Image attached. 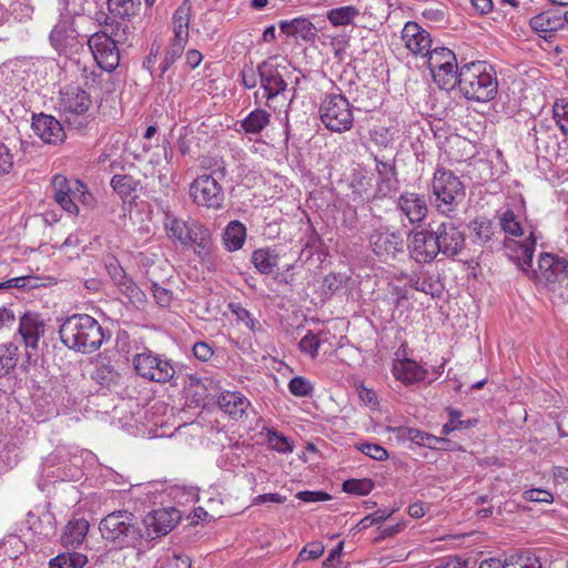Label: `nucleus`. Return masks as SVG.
I'll use <instances>...</instances> for the list:
<instances>
[{
	"mask_svg": "<svg viewBox=\"0 0 568 568\" xmlns=\"http://www.w3.org/2000/svg\"><path fill=\"white\" fill-rule=\"evenodd\" d=\"M61 342L70 349L90 354L99 349L105 334L99 322L88 314H74L60 325Z\"/></svg>",
	"mask_w": 568,
	"mask_h": 568,
	"instance_id": "f257e3e1",
	"label": "nucleus"
},
{
	"mask_svg": "<svg viewBox=\"0 0 568 568\" xmlns=\"http://www.w3.org/2000/svg\"><path fill=\"white\" fill-rule=\"evenodd\" d=\"M456 84L460 93L468 100L488 102L498 90L496 74L484 61H473L459 68Z\"/></svg>",
	"mask_w": 568,
	"mask_h": 568,
	"instance_id": "f03ea898",
	"label": "nucleus"
},
{
	"mask_svg": "<svg viewBox=\"0 0 568 568\" xmlns=\"http://www.w3.org/2000/svg\"><path fill=\"white\" fill-rule=\"evenodd\" d=\"M432 195L436 210L449 216L464 201L466 190L464 183L453 171L438 168L433 174Z\"/></svg>",
	"mask_w": 568,
	"mask_h": 568,
	"instance_id": "7ed1b4c3",
	"label": "nucleus"
},
{
	"mask_svg": "<svg viewBox=\"0 0 568 568\" xmlns=\"http://www.w3.org/2000/svg\"><path fill=\"white\" fill-rule=\"evenodd\" d=\"M283 70L285 67H281L275 57H271L257 65L260 85L263 91L262 98L266 99V106L273 110L287 108L293 100V97H286L288 84L284 80Z\"/></svg>",
	"mask_w": 568,
	"mask_h": 568,
	"instance_id": "20e7f679",
	"label": "nucleus"
},
{
	"mask_svg": "<svg viewBox=\"0 0 568 568\" xmlns=\"http://www.w3.org/2000/svg\"><path fill=\"white\" fill-rule=\"evenodd\" d=\"M102 537L118 547H131L143 538L135 517L126 510H118L106 515L100 523Z\"/></svg>",
	"mask_w": 568,
	"mask_h": 568,
	"instance_id": "39448f33",
	"label": "nucleus"
},
{
	"mask_svg": "<svg viewBox=\"0 0 568 568\" xmlns=\"http://www.w3.org/2000/svg\"><path fill=\"white\" fill-rule=\"evenodd\" d=\"M322 123L333 132H346L352 129L353 109L347 98L341 93H327L320 104Z\"/></svg>",
	"mask_w": 568,
	"mask_h": 568,
	"instance_id": "423d86ee",
	"label": "nucleus"
},
{
	"mask_svg": "<svg viewBox=\"0 0 568 568\" xmlns=\"http://www.w3.org/2000/svg\"><path fill=\"white\" fill-rule=\"evenodd\" d=\"M426 55L435 82L445 90L454 88L459 71L455 53L448 48L438 47L433 50L429 49Z\"/></svg>",
	"mask_w": 568,
	"mask_h": 568,
	"instance_id": "0eeeda50",
	"label": "nucleus"
},
{
	"mask_svg": "<svg viewBox=\"0 0 568 568\" xmlns=\"http://www.w3.org/2000/svg\"><path fill=\"white\" fill-rule=\"evenodd\" d=\"M133 366L139 376L160 384L170 382L175 374L171 361L151 351L135 354L133 357Z\"/></svg>",
	"mask_w": 568,
	"mask_h": 568,
	"instance_id": "6e6552de",
	"label": "nucleus"
},
{
	"mask_svg": "<svg viewBox=\"0 0 568 568\" xmlns=\"http://www.w3.org/2000/svg\"><path fill=\"white\" fill-rule=\"evenodd\" d=\"M528 277L537 283H542L555 291L557 284L568 285V261L549 253H542L538 260V267H531Z\"/></svg>",
	"mask_w": 568,
	"mask_h": 568,
	"instance_id": "1a4fd4ad",
	"label": "nucleus"
},
{
	"mask_svg": "<svg viewBox=\"0 0 568 568\" xmlns=\"http://www.w3.org/2000/svg\"><path fill=\"white\" fill-rule=\"evenodd\" d=\"M163 225L168 236L183 246L197 244L204 247L207 230L196 222H186L173 214L165 213Z\"/></svg>",
	"mask_w": 568,
	"mask_h": 568,
	"instance_id": "9d476101",
	"label": "nucleus"
},
{
	"mask_svg": "<svg viewBox=\"0 0 568 568\" xmlns=\"http://www.w3.org/2000/svg\"><path fill=\"white\" fill-rule=\"evenodd\" d=\"M190 196L195 204L215 211L223 207L225 200L223 187L212 174L197 176L190 185Z\"/></svg>",
	"mask_w": 568,
	"mask_h": 568,
	"instance_id": "9b49d317",
	"label": "nucleus"
},
{
	"mask_svg": "<svg viewBox=\"0 0 568 568\" xmlns=\"http://www.w3.org/2000/svg\"><path fill=\"white\" fill-rule=\"evenodd\" d=\"M437 251L446 257H455L465 247V233L452 222L433 225Z\"/></svg>",
	"mask_w": 568,
	"mask_h": 568,
	"instance_id": "f8f14e48",
	"label": "nucleus"
},
{
	"mask_svg": "<svg viewBox=\"0 0 568 568\" xmlns=\"http://www.w3.org/2000/svg\"><path fill=\"white\" fill-rule=\"evenodd\" d=\"M118 44L105 34L93 33L88 40V45L98 65L108 72H112L119 65L120 53Z\"/></svg>",
	"mask_w": 568,
	"mask_h": 568,
	"instance_id": "ddd939ff",
	"label": "nucleus"
},
{
	"mask_svg": "<svg viewBox=\"0 0 568 568\" xmlns=\"http://www.w3.org/2000/svg\"><path fill=\"white\" fill-rule=\"evenodd\" d=\"M408 248L412 258L417 263L432 262L439 254L433 225L429 224L427 230L410 233Z\"/></svg>",
	"mask_w": 568,
	"mask_h": 568,
	"instance_id": "4468645a",
	"label": "nucleus"
},
{
	"mask_svg": "<svg viewBox=\"0 0 568 568\" xmlns=\"http://www.w3.org/2000/svg\"><path fill=\"white\" fill-rule=\"evenodd\" d=\"M179 520V510L174 508H162L149 513L143 519L146 538L155 539L168 535L176 526Z\"/></svg>",
	"mask_w": 568,
	"mask_h": 568,
	"instance_id": "2eb2a0df",
	"label": "nucleus"
},
{
	"mask_svg": "<svg viewBox=\"0 0 568 568\" xmlns=\"http://www.w3.org/2000/svg\"><path fill=\"white\" fill-rule=\"evenodd\" d=\"M369 244L373 252L385 261L394 258L396 253L400 252L403 247L400 235L389 232L387 227L374 230L369 237Z\"/></svg>",
	"mask_w": 568,
	"mask_h": 568,
	"instance_id": "dca6fc26",
	"label": "nucleus"
},
{
	"mask_svg": "<svg viewBox=\"0 0 568 568\" xmlns=\"http://www.w3.org/2000/svg\"><path fill=\"white\" fill-rule=\"evenodd\" d=\"M45 326L44 320L37 313L27 312L20 317L18 333L27 348L38 347L40 338L44 336Z\"/></svg>",
	"mask_w": 568,
	"mask_h": 568,
	"instance_id": "f3484780",
	"label": "nucleus"
},
{
	"mask_svg": "<svg viewBox=\"0 0 568 568\" xmlns=\"http://www.w3.org/2000/svg\"><path fill=\"white\" fill-rule=\"evenodd\" d=\"M32 130L44 143L57 145L64 141L65 133L61 123L52 115L39 114L32 120Z\"/></svg>",
	"mask_w": 568,
	"mask_h": 568,
	"instance_id": "a211bd4d",
	"label": "nucleus"
},
{
	"mask_svg": "<svg viewBox=\"0 0 568 568\" xmlns=\"http://www.w3.org/2000/svg\"><path fill=\"white\" fill-rule=\"evenodd\" d=\"M402 40L405 47L414 54L426 57L432 47V39L429 33L424 30L418 23L409 21L402 31Z\"/></svg>",
	"mask_w": 568,
	"mask_h": 568,
	"instance_id": "6ab92c4d",
	"label": "nucleus"
},
{
	"mask_svg": "<svg viewBox=\"0 0 568 568\" xmlns=\"http://www.w3.org/2000/svg\"><path fill=\"white\" fill-rule=\"evenodd\" d=\"M396 206L412 224L422 222L428 212L424 195L414 192L400 194L397 199Z\"/></svg>",
	"mask_w": 568,
	"mask_h": 568,
	"instance_id": "aec40b11",
	"label": "nucleus"
},
{
	"mask_svg": "<svg viewBox=\"0 0 568 568\" xmlns=\"http://www.w3.org/2000/svg\"><path fill=\"white\" fill-rule=\"evenodd\" d=\"M504 245L508 251L509 258L516 262L526 275L529 274V271L532 267V256L536 245V240L532 233L525 242L506 240Z\"/></svg>",
	"mask_w": 568,
	"mask_h": 568,
	"instance_id": "412c9836",
	"label": "nucleus"
},
{
	"mask_svg": "<svg viewBox=\"0 0 568 568\" xmlns=\"http://www.w3.org/2000/svg\"><path fill=\"white\" fill-rule=\"evenodd\" d=\"M90 104L89 94L78 87L67 88L60 94L59 109L64 114H83L89 110Z\"/></svg>",
	"mask_w": 568,
	"mask_h": 568,
	"instance_id": "4be33fe9",
	"label": "nucleus"
},
{
	"mask_svg": "<svg viewBox=\"0 0 568 568\" xmlns=\"http://www.w3.org/2000/svg\"><path fill=\"white\" fill-rule=\"evenodd\" d=\"M392 373L397 381L406 385L422 382L427 376V369L410 358L394 359Z\"/></svg>",
	"mask_w": 568,
	"mask_h": 568,
	"instance_id": "5701e85b",
	"label": "nucleus"
},
{
	"mask_svg": "<svg viewBox=\"0 0 568 568\" xmlns=\"http://www.w3.org/2000/svg\"><path fill=\"white\" fill-rule=\"evenodd\" d=\"M529 26L534 31L539 33L540 37L548 39L552 33L565 27V14H557L555 11H544L529 21Z\"/></svg>",
	"mask_w": 568,
	"mask_h": 568,
	"instance_id": "b1692460",
	"label": "nucleus"
},
{
	"mask_svg": "<svg viewBox=\"0 0 568 568\" xmlns=\"http://www.w3.org/2000/svg\"><path fill=\"white\" fill-rule=\"evenodd\" d=\"M375 171L378 175L377 192L382 195H387L397 187V176L395 164L390 161H383L376 155L374 156Z\"/></svg>",
	"mask_w": 568,
	"mask_h": 568,
	"instance_id": "393cba45",
	"label": "nucleus"
},
{
	"mask_svg": "<svg viewBox=\"0 0 568 568\" xmlns=\"http://www.w3.org/2000/svg\"><path fill=\"white\" fill-rule=\"evenodd\" d=\"M278 27L287 37L301 38L305 41L314 40L317 36V29L307 18L300 17L291 21L281 20Z\"/></svg>",
	"mask_w": 568,
	"mask_h": 568,
	"instance_id": "a878e982",
	"label": "nucleus"
},
{
	"mask_svg": "<svg viewBox=\"0 0 568 568\" xmlns=\"http://www.w3.org/2000/svg\"><path fill=\"white\" fill-rule=\"evenodd\" d=\"M71 182H73V180H69L64 175H54L51 183L53 199L64 211L73 215H78L79 206L78 204L71 202L68 195L71 187Z\"/></svg>",
	"mask_w": 568,
	"mask_h": 568,
	"instance_id": "bb28decb",
	"label": "nucleus"
},
{
	"mask_svg": "<svg viewBox=\"0 0 568 568\" xmlns=\"http://www.w3.org/2000/svg\"><path fill=\"white\" fill-rule=\"evenodd\" d=\"M91 378L102 387L111 388L120 383L121 375L109 359L99 358L94 363Z\"/></svg>",
	"mask_w": 568,
	"mask_h": 568,
	"instance_id": "cd10ccee",
	"label": "nucleus"
},
{
	"mask_svg": "<svg viewBox=\"0 0 568 568\" xmlns=\"http://www.w3.org/2000/svg\"><path fill=\"white\" fill-rule=\"evenodd\" d=\"M217 404L224 413L234 419L241 418L250 406L246 397L239 392L222 393L219 396Z\"/></svg>",
	"mask_w": 568,
	"mask_h": 568,
	"instance_id": "c85d7f7f",
	"label": "nucleus"
},
{
	"mask_svg": "<svg viewBox=\"0 0 568 568\" xmlns=\"http://www.w3.org/2000/svg\"><path fill=\"white\" fill-rule=\"evenodd\" d=\"M101 18L104 19V29L95 32L97 34H105L116 43H124L128 40L131 33L128 19L116 20L118 17H110L106 13H102Z\"/></svg>",
	"mask_w": 568,
	"mask_h": 568,
	"instance_id": "c756f323",
	"label": "nucleus"
},
{
	"mask_svg": "<svg viewBox=\"0 0 568 568\" xmlns=\"http://www.w3.org/2000/svg\"><path fill=\"white\" fill-rule=\"evenodd\" d=\"M270 122L271 114L266 110L257 108L250 112L239 124L246 134L258 135Z\"/></svg>",
	"mask_w": 568,
	"mask_h": 568,
	"instance_id": "7c9ffc66",
	"label": "nucleus"
},
{
	"mask_svg": "<svg viewBox=\"0 0 568 568\" xmlns=\"http://www.w3.org/2000/svg\"><path fill=\"white\" fill-rule=\"evenodd\" d=\"M88 531V520L83 518L71 520L65 526L64 531L62 534V544L67 547H78L84 540Z\"/></svg>",
	"mask_w": 568,
	"mask_h": 568,
	"instance_id": "2f4dec72",
	"label": "nucleus"
},
{
	"mask_svg": "<svg viewBox=\"0 0 568 568\" xmlns=\"http://www.w3.org/2000/svg\"><path fill=\"white\" fill-rule=\"evenodd\" d=\"M191 17V6L185 0L173 14V40L186 43L189 39V24Z\"/></svg>",
	"mask_w": 568,
	"mask_h": 568,
	"instance_id": "473e14b6",
	"label": "nucleus"
},
{
	"mask_svg": "<svg viewBox=\"0 0 568 568\" xmlns=\"http://www.w3.org/2000/svg\"><path fill=\"white\" fill-rule=\"evenodd\" d=\"M246 239V227L240 221H231L223 232V243L229 252L240 250Z\"/></svg>",
	"mask_w": 568,
	"mask_h": 568,
	"instance_id": "72a5a7b5",
	"label": "nucleus"
},
{
	"mask_svg": "<svg viewBox=\"0 0 568 568\" xmlns=\"http://www.w3.org/2000/svg\"><path fill=\"white\" fill-rule=\"evenodd\" d=\"M252 263L262 274H271L278 265V255L271 248H258L252 254Z\"/></svg>",
	"mask_w": 568,
	"mask_h": 568,
	"instance_id": "f704fd0d",
	"label": "nucleus"
},
{
	"mask_svg": "<svg viewBox=\"0 0 568 568\" xmlns=\"http://www.w3.org/2000/svg\"><path fill=\"white\" fill-rule=\"evenodd\" d=\"M110 185L121 199L125 200L136 192L140 186V180L131 174H115L111 179Z\"/></svg>",
	"mask_w": 568,
	"mask_h": 568,
	"instance_id": "c9c22d12",
	"label": "nucleus"
},
{
	"mask_svg": "<svg viewBox=\"0 0 568 568\" xmlns=\"http://www.w3.org/2000/svg\"><path fill=\"white\" fill-rule=\"evenodd\" d=\"M140 0H108L110 13L120 19L134 17L140 10Z\"/></svg>",
	"mask_w": 568,
	"mask_h": 568,
	"instance_id": "e433bc0d",
	"label": "nucleus"
},
{
	"mask_svg": "<svg viewBox=\"0 0 568 568\" xmlns=\"http://www.w3.org/2000/svg\"><path fill=\"white\" fill-rule=\"evenodd\" d=\"M116 286L121 294L126 296L129 301L136 307L145 306L148 302L145 293L135 284V282L130 276H126Z\"/></svg>",
	"mask_w": 568,
	"mask_h": 568,
	"instance_id": "4c0bfd02",
	"label": "nucleus"
},
{
	"mask_svg": "<svg viewBox=\"0 0 568 568\" xmlns=\"http://www.w3.org/2000/svg\"><path fill=\"white\" fill-rule=\"evenodd\" d=\"M446 410L448 414V422L444 424L442 428L443 435H449L454 430L468 429L476 426L478 423V419L476 418L466 420L462 419L463 413L459 409L448 407Z\"/></svg>",
	"mask_w": 568,
	"mask_h": 568,
	"instance_id": "58836bf2",
	"label": "nucleus"
},
{
	"mask_svg": "<svg viewBox=\"0 0 568 568\" xmlns=\"http://www.w3.org/2000/svg\"><path fill=\"white\" fill-rule=\"evenodd\" d=\"M88 564L85 555L80 552H63L49 562L50 568H83Z\"/></svg>",
	"mask_w": 568,
	"mask_h": 568,
	"instance_id": "ea45409f",
	"label": "nucleus"
},
{
	"mask_svg": "<svg viewBox=\"0 0 568 568\" xmlns=\"http://www.w3.org/2000/svg\"><path fill=\"white\" fill-rule=\"evenodd\" d=\"M359 14V10L354 6L334 8L327 11V19L334 27L348 26Z\"/></svg>",
	"mask_w": 568,
	"mask_h": 568,
	"instance_id": "a19ab883",
	"label": "nucleus"
},
{
	"mask_svg": "<svg viewBox=\"0 0 568 568\" xmlns=\"http://www.w3.org/2000/svg\"><path fill=\"white\" fill-rule=\"evenodd\" d=\"M185 45L186 43L172 39L171 44L165 50L164 57L159 67L160 73L158 78L160 80L164 78V74L170 70L173 63L181 58Z\"/></svg>",
	"mask_w": 568,
	"mask_h": 568,
	"instance_id": "79ce46f5",
	"label": "nucleus"
},
{
	"mask_svg": "<svg viewBox=\"0 0 568 568\" xmlns=\"http://www.w3.org/2000/svg\"><path fill=\"white\" fill-rule=\"evenodd\" d=\"M18 363V347L13 343L0 345V377L8 375Z\"/></svg>",
	"mask_w": 568,
	"mask_h": 568,
	"instance_id": "37998d69",
	"label": "nucleus"
},
{
	"mask_svg": "<svg viewBox=\"0 0 568 568\" xmlns=\"http://www.w3.org/2000/svg\"><path fill=\"white\" fill-rule=\"evenodd\" d=\"M469 229L475 236V241L485 244L493 239V223L486 217H478L470 222Z\"/></svg>",
	"mask_w": 568,
	"mask_h": 568,
	"instance_id": "c03bdc74",
	"label": "nucleus"
},
{
	"mask_svg": "<svg viewBox=\"0 0 568 568\" xmlns=\"http://www.w3.org/2000/svg\"><path fill=\"white\" fill-rule=\"evenodd\" d=\"M404 436L408 440L430 449L439 443L437 436L413 427L406 428L404 430Z\"/></svg>",
	"mask_w": 568,
	"mask_h": 568,
	"instance_id": "a18cd8bd",
	"label": "nucleus"
},
{
	"mask_svg": "<svg viewBox=\"0 0 568 568\" xmlns=\"http://www.w3.org/2000/svg\"><path fill=\"white\" fill-rule=\"evenodd\" d=\"M500 229L513 236L523 235L521 225L511 210H507L503 213L499 220Z\"/></svg>",
	"mask_w": 568,
	"mask_h": 568,
	"instance_id": "49530a36",
	"label": "nucleus"
},
{
	"mask_svg": "<svg viewBox=\"0 0 568 568\" xmlns=\"http://www.w3.org/2000/svg\"><path fill=\"white\" fill-rule=\"evenodd\" d=\"M505 564V568H541L538 558L530 554L510 556Z\"/></svg>",
	"mask_w": 568,
	"mask_h": 568,
	"instance_id": "de8ad7c7",
	"label": "nucleus"
},
{
	"mask_svg": "<svg viewBox=\"0 0 568 568\" xmlns=\"http://www.w3.org/2000/svg\"><path fill=\"white\" fill-rule=\"evenodd\" d=\"M374 487V484L368 478L363 479H348L343 484L344 491L358 496L368 495Z\"/></svg>",
	"mask_w": 568,
	"mask_h": 568,
	"instance_id": "09e8293b",
	"label": "nucleus"
},
{
	"mask_svg": "<svg viewBox=\"0 0 568 568\" xmlns=\"http://www.w3.org/2000/svg\"><path fill=\"white\" fill-rule=\"evenodd\" d=\"M191 562L187 557L181 555L164 554L159 557L153 568H190Z\"/></svg>",
	"mask_w": 568,
	"mask_h": 568,
	"instance_id": "8fccbe9b",
	"label": "nucleus"
},
{
	"mask_svg": "<svg viewBox=\"0 0 568 568\" xmlns=\"http://www.w3.org/2000/svg\"><path fill=\"white\" fill-rule=\"evenodd\" d=\"M554 118L562 131L568 134V101L565 99H558L554 104Z\"/></svg>",
	"mask_w": 568,
	"mask_h": 568,
	"instance_id": "3c124183",
	"label": "nucleus"
},
{
	"mask_svg": "<svg viewBox=\"0 0 568 568\" xmlns=\"http://www.w3.org/2000/svg\"><path fill=\"white\" fill-rule=\"evenodd\" d=\"M388 0H368L364 13L376 20H382L388 16Z\"/></svg>",
	"mask_w": 568,
	"mask_h": 568,
	"instance_id": "603ef678",
	"label": "nucleus"
},
{
	"mask_svg": "<svg viewBox=\"0 0 568 568\" xmlns=\"http://www.w3.org/2000/svg\"><path fill=\"white\" fill-rule=\"evenodd\" d=\"M229 308L236 316L237 321L243 322L247 328L253 332L256 329L258 321L240 303H230Z\"/></svg>",
	"mask_w": 568,
	"mask_h": 568,
	"instance_id": "864d4df0",
	"label": "nucleus"
},
{
	"mask_svg": "<svg viewBox=\"0 0 568 568\" xmlns=\"http://www.w3.org/2000/svg\"><path fill=\"white\" fill-rule=\"evenodd\" d=\"M369 136L375 144L383 148H387L394 140V135L390 129L384 125H375L369 131Z\"/></svg>",
	"mask_w": 568,
	"mask_h": 568,
	"instance_id": "5fc2aeb1",
	"label": "nucleus"
},
{
	"mask_svg": "<svg viewBox=\"0 0 568 568\" xmlns=\"http://www.w3.org/2000/svg\"><path fill=\"white\" fill-rule=\"evenodd\" d=\"M321 346V339L317 335L308 332L298 343L300 351L315 358Z\"/></svg>",
	"mask_w": 568,
	"mask_h": 568,
	"instance_id": "6e6d98bb",
	"label": "nucleus"
},
{
	"mask_svg": "<svg viewBox=\"0 0 568 568\" xmlns=\"http://www.w3.org/2000/svg\"><path fill=\"white\" fill-rule=\"evenodd\" d=\"M288 389L294 396L305 397L312 394L313 386L305 377L296 376L290 381Z\"/></svg>",
	"mask_w": 568,
	"mask_h": 568,
	"instance_id": "4d7b16f0",
	"label": "nucleus"
},
{
	"mask_svg": "<svg viewBox=\"0 0 568 568\" xmlns=\"http://www.w3.org/2000/svg\"><path fill=\"white\" fill-rule=\"evenodd\" d=\"M267 442L270 446L278 453H291L293 452V444L277 432H268Z\"/></svg>",
	"mask_w": 568,
	"mask_h": 568,
	"instance_id": "13d9d810",
	"label": "nucleus"
},
{
	"mask_svg": "<svg viewBox=\"0 0 568 568\" xmlns=\"http://www.w3.org/2000/svg\"><path fill=\"white\" fill-rule=\"evenodd\" d=\"M14 166V156L11 149L0 142V176L10 174Z\"/></svg>",
	"mask_w": 568,
	"mask_h": 568,
	"instance_id": "bf43d9fd",
	"label": "nucleus"
},
{
	"mask_svg": "<svg viewBox=\"0 0 568 568\" xmlns=\"http://www.w3.org/2000/svg\"><path fill=\"white\" fill-rule=\"evenodd\" d=\"M323 552H324V546L322 542H318V541L311 542V544L306 545L300 551L295 564H297L298 561L317 559L323 555Z\"/></svg>",
	"mask_w": 568,
	"mask_h": 568,
	"instance_id": "052dcab7",
	"label": "nucleus"
},
{
	"mask_svg": "<svg viewBox=\"0 0 568 568\" xmlns=\"http://www.w3.org/2000/svg\"><path fill=\"white\" fill-rule=\"evenodd\" d=\"M357 448L366 456L378 462L386 460L388 457L387 450L378 444L364 443L358 445Z\"/></svg>",
	"mask_w": 568,
	"mask_h": 568,
	"instance_id": "680f3d73",
	"label": "nucleus"
},
{
	"mask_svg": "<svg viewBox=\"0 0 568 568\" xmlns=\"http://www.w3.org/2000/svg\"><path fill=\"white\" fill-rule=\"evenodd\" d=\"M524 498L527 501H534V503H546L551 504L554 501V496L550 491L540 489V488H532L524 491Z\"/></svg>",
	"mask_w": 568,
	"mask_h": 568,
	"instance_id": "e2e57ef3",
	"label": "nucleus"
},
{
	"mask_svg": "<svg viewBox=\"0 0 568 568\" xmlns=\"http://www.w3.org/2000/svg\"><path fill=\"white\" fill-rule=\"evenodd\" d=\"M241 77L243 85L247 89H254L260 83L257 68L255 69L252 63L243 68Z\"/></svg>",
	"mask_w": 568,
	"mask_h": 568,
	"instance_id": "0e129e2a",
	"label": "nucleus"
},
{
	"mask_svg": "<svg viewBox=\"0 0 568 568\" xmlns=\"http://www.w3.org/2000/svg\"><path fill=\"white\" fill-rule=\"evenodd\" d=\"M152 293L156 304L161 307H166L172 302V292L168 288L160 286L158 283L152 284Z\"/></svg>",
	"mask_w": 568,
	"mask_h": 568,
	"instance_id": "69168bd1",
	"label": "nucleus"
},
{
	"mask_svg": "<svg viewBox=\"0 0 568 568\" xmlns=\"http://www.w3.org/2000/svg\"><path fill=\"white\" fill-rule=\"evenodd\" d=\"M51 44L57 50H61L65 47L67 29L65 26L57 24L50 32L49 36Z\"/></svg>",
	"mask_w": 568,
	"mask_h": 568,
	"instance_id": "338daca9",
	"label": "nucleus"
},
{
	"mask_svg": "<svg viewBox=\"0 0 568 568\" xmlns=\"http://www.w3.org/2000/svg\"><path fill=\"white\" fill-rule=\"evenodd\" d=\"M106 272L109 276L112 278L113 283L118 285L121 281H123L128 274L123 270V267L118 263L115 258H111L106 264Z\"/></svg>",
	"mask_w": 568,
	"mask_h": 568,
	"instance_id": "774afa93",
	"label": "nucleus"
}]
</instances>
